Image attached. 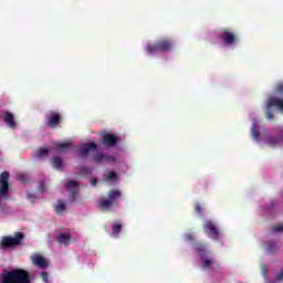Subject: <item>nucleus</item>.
Wrapping results in <instances>:
<instances>
[{
    "mask_svg": "<svg viewBox=\"0 0 283 283\" xmlns=\"http://www.w3.org/2000/svg\"><path fill=\"white\" fill-rule=\"evenodd\" d=\"M0 283H32V276L28 270L17 268L1 273Z\"/></svg>",
    "mask_w": 283,
    "mask_h": 283,
    "instance_id": "f257e3e1",
    "label": "nucleus"
},
{
    "mask_svg": "<svg viewBox=\"0 0 283 283\" xmlns=\"http://www.w3.org/2000/svg\"><path fill=\"white\" fill-rule=\"evenodd\" d=\"M174 50V41L171 39H160L154 44H147L146 52L148 54H154V52H171Z\"/></svg>",
    "mask_w": 283,
    "mask_h": 283,
    "instance_id": "f03ea898",
    "label": "nucleus"
},
{
    "mask_svg": "<svg viewBox=\"0 0 283 283\" xmlns=\"http://www.w3.org/2000/svg\"><path fill=\"white\" fill-rule=\"evenodd\" d=\"M123 196V192L118 189H112L108 191L107 198L102 199L98 203L99 209L103 211H109L112 207L118 206V198Z\"/></svg>",
    "mask_w": 283,
    "mask_h": 283,
    "instance_id": "7ed1b4c3",
    "label": "nucleus"
},
{
    "mask_svg": "<svg viewBox=\"0 0 283 283\" xmlns=\"http://www.w3.org/2000/svg\"><path fill=\"white\" fill-rule=\"evenodd\" d=\"M23 240H25V234H23V232H15L14 237H2L0 249L6 251L7 249L19 247Z\"/></svg>",
    "mask_w": 283,
    "mask_h": 283,
    "instance_id": "20e7f679",
    "label": "nucleus"
},
{
    "mask_svg": "<svg viewBox=\"0 0 283 283\" xmlns=\"http://www.w3.org/2000/svg\"><path fill=\"white\" fill-rule=\"evenodd\" d=\"M273 107H276L280 109V112H283V99L279 97H270L268 99L265 108V117L268 120H273L275 118V115L273 114Z\"/></svg>",
    "mask_w": 283,
    "mask_h": 283,
    "instance_id": "39448f33",
    "label": "nucleus"
},
{
    "mask_svg": "<svg viewBox=\"0 0 283 283\" xmlns=\"http://www.w3.org/2000/svg\"><path fill=\"white\" fill-rule=\"evenodd\" d=\"M63 123V117L61 113L51 111L45 115L44 125L45 127H50L51 129H56L60 124Z\"/></svg>",
    "mask_w": 283,
    "mask_h": 283,
    "instance_id": "423d86ee",
    "label": "nucleus"
},
{
    "mask_svg": "<svg viewBox=\"0 0 283 283\" xmlns=\"http://www.w3.org/2000/svg\"><path fill=\"white\" fill-rule=\"evenodd\" d=\"M218 39L224 43V45H234L238 43V35L231 29H221Z\"/></svg>",
    "mask_w": 283,
    "mask_h": 283,
    "instance_id": "0eeeda50",
    "label": "nucleus"
},
{
    "mask_svg": "<svg viewBox=\"0 0 283 283\" xmlns=\"http://www.w3.org/2000/svg\"><path fill=\"white\" fill-rule=\"evenodd\" d=\"M203 231L208 237L211 238V240H219L220 239V228H218V224L213 222L212 220H206L203 223Z\"/></svg>",
    "mask_w": 283,
    "mask_h": 283,
    "instance_id": "6e6552de",
    "label": "nucleus"
},
{
    "mask_svg": "<svg viewBox=\"0 0 283 283\" xmlns=\"http://www.w3.org/2000/svg\"><path fill=\"white\" fill-rule=\"evenodd\" d=\"M98 145L96 143L82 144L77 150L80 158H87L92 151H96Z\"/></svg>",
    "mask_w": 283,
    "mask_h": 283,
    "instance_id": "1a4fd4ad",
    "label": "nucleus"
},
{
    "mask_svg": "<svg viewBox=\"0 0 283 283\" xmlns=\"http://www.w3.org/2000/svg\"><path fill=\"white\" fill-rule=\"evenodd\" d=\"M101 136L105 147H116L118 145V136L112 135L107 130L102 132Z\"/></svg>",
    "mask_w": 283,
    "mask_h": 283,
    "instance_id": "9d476101",
    "label": "nucleus"
},
{
    "mask_svg": "<svg viewBox=\"0 0 283 283\" xmlns=\"http://www.w3.org/2000/svg\"><path fill=\"white\" fill-rule=\"evenodd\" d=\"M103 160H106V163H116V157L107 156L103 153L93 155L94 163H103Z\"/></svg>",
    "mask_w": 283,
    "mask_h": 283,
    "instance_id": "9b49d317",
    "label": "nucleus"
},
{
    "mask_svg": "<svg viewBox=\"0 0 283 283\" xmlns=\"http://www.w3.org/2000/svg\"><path fill=\"white\" fill-rule=\"evenodd\" d=\"M32 262L38 269H48V260L39 254L32 258Z\"/></svg>",
    "mask_w": 283,
    "mask_h": 283,
    "instance_id": "f8f14e48",
    "label": "nucleus"
},
{
    "mask_svg": "<svg viewBox=\"0 0 283 283\" xmlns=\"http://www.w3.org/2000/svg\"><path fill=\"white\" fill-rule=\"evenodd\" d=\"M66 189L71 191V200H76V196H78V184L76 181H69Z\"/></svg>",
    "mask_w": 283,
    "mask_h": 283,
    "instance_id": "ddd939ff",
    "label": "nucleus"
},
{
    "mask_svg": "<svg viewBox=\"0 0 283 283\" xmlns=\"http://www.w3.org/2000/svg\"><path fill=\"white\" fill-rule=\"evenodd\" d=\"M3 120L8 125V127L14 128L17 127V123L14 122V115L8 111H4Z\"/></svg>",
    "mask_w": 283,
    "mask_h": 283,
    "instance_id": "4468645a",
    "label": "nucleus"
},
{
    "mask_svg": "<svg viewBox=\"0 0 283 283\" xmlns=\"http://www.w3.org/2000/svg\"><path fill=\"white\" fill-rule=\"evenodd\" d=\"M59 244H64V247H67L70 242H72V237L66 233H60V235L56 238Z\"/></svg>",
    "mask_w": 283,
    "mask_h": 283,
    "instance_id": "2eb2a0df",
    "label": "nucleus"
},
{
    "mask_svg": "<svg viewBox=\"0 0 283 283\" xmlns=\"http://www.w3.org/2000/svg\"><path fill=\"white\" fill-rule=\"evenodd\" d=\"M283 140V130H281L280 136L277 138L266 137V143L270 147H275V145H280Z\"/></svg>",
    "mask_w": 283,
    "mask_h": 283,
    "instance_id": "dca6fc26",
    "label": "nucleus"
},
{
    "mask_svg": "<svg viewBox=\"0 0 283 283\" xmlns=\"http://www.w3.org/2000/svg\"><path fill=\"white\" fill-rule=\"evenodd\" d=\"M193 249L197 253H199L200 258L202 255H208L209 252H207V248L205 247V243L197 242L193 245Z\"/></svg>",
    "mask_w": 283,
    "mask_h": 283,
    "instance_id": "f3484780",
    "label": "nucleus"
},
{
    "mask_svg": "<svg viewBox=\"0 0 283 283\" xmlns=\"http://www.w3.org/2000/svg\"><path fill=\"white\" fill-rule=\"evenodd\" d=\"M67 206L65 205V202L61 199L57 200V203L54 206V211L57 214L64 213V211H66Z\"/></svg>",
    "mask_w": 283,
    "mask_h": 283,
    "instance_id": "a211bd4d",
    "label": "nucleus"
},
{
    "mask_svg": "<svg viewBox=\"0 0 283 283\" xmlns=\"http://www.w3.org/2000/svg\"><path fill=\"white\" fill-rule=\"evenodd\" d=\"M52 165L54 169H57V171H61L63 169V159L59 156L53 157Z\"/></svg>",
    "mask_w": 283,
    "mask_h": 283,
    "instance_id": "6ab92c4d",
    "label": "nucleus"
},
{
    "mask_svg": "<svg viewBox=\"0 0 283 283\" xmlns=\"http://www.w3.org/2000/svg\"><path fill=\"white\" fill-rule=\"evenodd\" d=\"M57 151L61 153H65V151H70V149L72 148V144L70 143H59L55 145Z\"/></svg>",
    "mask_w": 283,
    "mask_h": 283,
    "instance_id": "aec40b11",
    "label": "nucleus"
},
{
    "mask_svg": "<svg viewBox=\"0 0 283 283\" xmlns=\"http://www.w3.org/2000/svg\"><path fill=\"white\" fill-rule=\"evenodd\" d=\"M202 269H211V264H213V259L207 258V255L201 254Z\"/></svg>",
    "mask_w": 283,
    "mask_h": 283,
    "instance_id": "412c9836",
    "label": "nucleus"
},
{
    "mask_svg": "<svg viewBox=\"0 0 283 283\" xmlns=\"http://www.w3.org/2000/svg\"><path fill=\"white\" fill-rule=\"evenodd\" d=\"M251 134L254 140H260V130H258V123L252 124Z\"/></svg>",
    "mask_w": 283,
    "mask_h": 283,
    "instance_id": "4be33fe9",
    "label": "nucleus"
},
{
    "mask_svg": "<svg viewBox=\"0 0 283 283\" xmlns=\"http://www.w3.org/2000/svg\"><path fill=\"white\" fill-rule=\"evenodd\" d=\"M265 249H266V251L269 253H275L277 251V244L275 242H273V241H269L266 243V248Z\"/></svg>",
    "mask_w": 283,
    "mask_h": 283,
    "instance_id": "5701e85b",
    "label": "nucleus"
},
{
    "mask_svg": "<svg viewBox=\"0 0 283 283\" xmlns=\"http://www.w3.org/2000/svg\"><path fill=\"white\" fill-rule=\"evenodd\" d=\"M112 231H113V235L115 238H118V233H120V231H123V226L120 223H114L112 227Z\"/></svg>",
    "mask_w": 283,
    "mask_h": 283,
    "instance_id": "b1692460",
    "label": "nucleus"
},
{
    "mask_svg": "<svg viewBox=\"0 0 283 283\" xmlns=\"http://www.w3.org/2000/svg\"><path fill=\"white\" fill-rule=\"evenodd\" d=\"M48 154H50V149L40 148V149H38L36 156H38V158H45V156H48Z\"/></svg>",
    "mask_w": 283,
    "mask_h": 283,
    "instance_id": "393cba45",
    "label": "nucleus"
},
{
    "mask_svg": "<svg viewBox=\"0 0 283 283\" xmlns=\"http://www.w3.org/2000/svg\"><path fill=\"white\" fill-rule=\"evenodd\" d=\"M106 180H111L113 182H116L118 180V175L114 171H109L106 174Z\"/></svg>",
    "mask_w": 283,
    "mask_h": 283,
    "instance_id": "a878e982",
    "label": "nucleus"
},
{
    "mask_svg": "<svg viewBox=\"0 0 283 283\" xmlns=\"http://www.w3.org/2000/svg\"><path fill=\"white\" fill-rule=\"evenodd\" d=\"M275 93L279 96H283V82L276 83V85H275Z\"/></svg>",
    "mask_w": 283,
    "mask_h": 283,
    "instance_id": "bb28decb",
    "label": "nucleus"
},
{
    "mask_svg": "<svg viewBox=\"0 0 283 283\" xmlns=\"http://www.w3.org/2000/svg\"><path fill=\"white\" fill-rule=\"evenodd\" d=\"M195 212L199 216V218H202V206L200 203L195 205Z\"/></svg>",
    "mask_w": 283,
    "mask_h": 283,
    "instance_id": "cd10ccee",
    "label": "nucleus"
},
{
    "mask_svg": "<svg viewBox=\"0 0 283 283\" xmlns=\"http://www.w3.org/2000/svg\"><path fill=\"white\" fill-rule=\"evenodd\" d=\"M263 277H269V268L266 265L261 266Z\"/></svg>",
    "mask_w": 283,
    "mask_h": 283,
    "instance_id": "c85d7f7f",
    "label": "nucleus"
},
{
    "mask_svg": "<svg viewBox=\"0 0 283 283\" xmlns=\"http://www.w3.org/2000/svg\"><path fill=\"white\" fill-rule=\"evenodd\" d=\"M41 277H42L43 282L50 283V274H48V272H42Z\"/></svg>",
    "mask_w": 283,
    "mask_h": 283,
    "instance_id": "c756f323",
    "label": "nucleus"
},
{
    "mask_svg": "<svg viewBox=\"0 0 283 283\" xmlns=\"http://www.w3.org/2000/svg\"><path fill=\"white\" fill-rule=\"evenodd\" d=\"M18 180H20V182H28V177L24 174H19Z\"/></svg>",
    "mask_w": 283,
    "mask_h": 283,
    "instance_id": "7c9ffc66",
    "label": "nucleus"
},
{
    "mask_svg": "<svg viewBox=\"0 0 283 283\" xmlns=\"http://www.w3.org/2000/svg\"><path fill=\"white\" fill-rule=\"evenodd\" d=\"M185 240H187V242H192V240H193V233H186V234H185Z\"/></svg>",
    "mask_w": 283,
    "mask_h": 283,
    "instance_id": "2f4dec72",
    "label": "nucleus"
},
{
    "mask_svg": "<svg viewBox=\"0 0 283 283\" xmlns=\"http://www.w3.org/2000/svg\"><path fill=\"white\" fill-rule=\"evenodd\" d=\"M276 282H283V269L279 274H276Z\"/></svg>",
    "mask_w": 283,
    "mask_h": 283,
    "instance_id": "473e14b6",
    "label": "nucleus"
},
{
    "mask_svg": "<svg viewBox=\"0 0 283 283\" xmlns=\"http://www.w3.org/2000/svg\"><path fill=\"white\" fill-rule=\"evenodd\" d=\"M273 231H283V223L274 226Z\"/></svg>",
    "mask_w": 283,
    "mask_h": 283,
    "instance_id": "72a5a7b5",
    "label": "nucleus"
},
{
    "mask_svg": "<svg viewBox=\"0 0 283 283\" xmlns=\"http://www.w3.org/2000/svg\"><path fill=\"white\" fill-rule=\"evenodd\" d=\"M82 174L90 175V174H92V170L88 167H84V168H82Z\"/></svg>",
    "mask_w": 283,
    "mask_h": 283,
    "instance_id": "f704fd0d",
    "label": "nucleus"
},
{
    "mask_svg": "<svg viewBox=\"0 0 283 283\" xmlns=\"http://www.w3.org/2000/svg\"><path fill=\"white\" fill-rule=\"evenodd\" d=\"M97 184H98V180H96V179H93V180H92L93 187H96Z\"/></svg>",
    "mask_w": 283,
    "mask_h": 283,
    "instance_id": "c9c22d12",
    "label": "nucleus"
},
{
    "mask_svg": "<svg viewBox=\"0 0 283 283\" xmlns=\"http://www.w3.org/2000/svg\"><path fill=\"white\" fill-rule=\"evenodd\" d=\"M4 114H6V111H0V118H3Z\"/></svg>",
    "mask_w": 283,
    "mask_h": 283,
    "instance_id": "e433bc0d",
    "label": "nucleus"
},
{
    "mask_svg": "<svg viewBox=\"0 0 283 283\" xmlns=\"http://www.w3.org/2000/svg\"><path fill=\"white\" fill-rule=\"evenodd\" d=\"M43 185H44L43 181H40V187H43Z\"/></svg>",
    "mask_w": 283,
    "mask_h": 283,
    "instance_id": "4c0bfd02",
    "label": "nucleus"
},
{
    "mask_svg": "<svg viewBox=\"0 0 283 283\" xmlns=\"http://www.w3.org/2000/svg\"><path fill=\"white\" fill-rule=\"evenodd\" d=\"M29 198H32V196H31V195H29Z\"/></svg>",
    "mask_w": 283,
    "mask_h": 283,
    "instance_id": "58836bf2",
    "label": "nucleus"
}]
</instances>
